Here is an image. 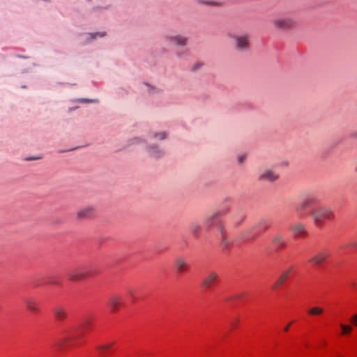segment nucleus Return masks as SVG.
Instances as JSON below:
<instances>
[{
	"instance_id": "f257e3e1",
	"label": "nucleus",
	"mask_w": 357,
	"mask_h": 357,
	"mask_svg": "<svg viewBox=\"0 0 357 357\" xmlns=\"http://www.w3.org/2000/svg\"><path fill=\"white\" fill-rule=\"evenodd\" d=\"M314 224L317 227L324 225L326 220H331L334 217L331 208L328 206H319L310 211Z\"/></svg>"
},
{
	"instance_id": "f03ea898",
	"label": "nucleus",
	"mask_w": 357,
	"mask_h": 357,
	"mask_svg": "<svg viewBox=\"0 0 357 357\" xmlns=\"http://www.w3.org/2000/svg\"><path fill=\"white\" fill-rule=\"evenodd\" d=\"M234 50L239 53L247 52L250 50V36L249 33H244L231 36Z\"/></svg>"
},
{
	"instance_id": "7ed1b4c3",
	"label": "nucleus",
	"mask_w": 357,
	"mask_h": 357,
	"mask_svg": "<svg viewBox=\"0 0 357 357\" xmlns=\"http://www.w3.org/2000/svg\"><path fill=\"white\" fill-rule=\"evenodd\" d=\"M298 21L294 16H278L273 19L272 24L275 29L279 31H286L291 29L296 25Z\"/></svg>"
},
{
	"instance_id": "20e7f679",
	"label": "nucleus",
	"mask_w": 357,
	"mask_h": 357,
	"mask_svg": "<svg viewBox=\"0 0 357 357\" xmlns=\"http://www.w3.org/2000/svg\"><path fill=\"white\" fill-rule=\"evenodd\" d=\"M219 278L218 273L215 271H208L203 278L200 287L204 289H211Z\"/></svg>"
},
{
	"instance_id": "39448f33",
	"label": "nucleus",
	"mask_w": 357,
	"mask_h": 357,
	"mask_svg": "<svg viewBox=\"0 0 357 357\" xmlns=\"http://www.w3.org/2000/svg\"><path fill=\"white\" fill-rule=\"evenodd\" d=\"M68 276L70 280L79 281L89 276V273L84 267H77L70 269Z\"/></svg>"
},
{
	"instance_id": "423d86ee",
	"label": "nucleus",
	"mask_w": 357,
	"mask_h": 357,
	"mask_svg": "<svg viewBox=\"0 0 357 357\" xmlns=\"http://www.w3.org/2000/svg\"><path fill=\"white\" fill-rule=\"evenodd\" d=\"M165 40L170 45L174 44L178 47H183L187 45L188 38L187 36L181 34H176L166 36Z\"/></svg>"
},
{
	"instance_id": "0eeeda50",
	"label": "nucleus",
	"mask_w": 357,
	"mask_h": 357,
	"mask_svg": "<svg viewBox=\"0 0 357 357\" xmlns=\"http://www.w3.org/2000/svg\"><path fill=\"white\" fill-rule=\"evenodd\" d=\"M95 213V207L92 205H89L78 210L76 217L79 220L90 219L94 217Z\"/></svg>"
},
{
	"instance_id": "6e6552de",
	"label": "nucleus",
	"mask_w": 357,
	"mask_h": 357,
	"mask_svg": "<svg viewBox=\"0 0 357 357\" xmlns=\"http://www.w3.org/2000/svg\"><path fill=\"white\" fill-rule=\"evenodd\" d=\"M330 256V251L328 249H324L318 252L313 256L309 262L314 265H319L324 263Z\"/></svg>"
},
{
	"instance_id": "1a4fd4ad",
	"label": "nucleus",
	"mask_w": 357,
	"mask_h": 357,
	"mask_svg": "<svg viewBox=\"0 0 357 357\" xmlns=\"http://www.w3.org/2000/svg\"><path fill=\"white\" fill-rule=\"evenodd\" d=\"M279 178V175L277 172L272 169H265L259 176V180L260 181L266 182H274Z\"/></svg>"
},
{
	"instance_id": "9d476101",
	"label": "nucleus",
	"mask_w": 357,
	"mask_h": 357,
	"mask_svg": "<svg viewBox=\"0 0 357 357\" xmlns=\"http://www.w3.org/2000/svg\"><path fill=\"white\" fill-rule=\"evenodd\" d=\"M318 199L314 196H309L305 198L296 207L297 211H304L306 208L316 205Z\"/></svg>"
},
{
	"instance_id": "9b49d317",
	"label": "nucleus",
	"mask_w": 357,
	"mask_h": 357,
	"mask_svg": "<svg viewBox=\"0 0 357 357\" xmlns=\"http://www.w3.org/2000/svg\"><path fill=\"white\" fill-rule=\"evenodd\" d=\"M174 267L178 273H182L188 270L189 264L186 259L178 257L174 260Z\"/></svg>"
},
{
	"instance_id": "f8f14e48",
	"label": "nucleus",
	"mask_w": 357,
	"mask_h": 357,
	"mask_svg": "<svg viewBox=\"0 0 357 357\" xmlns=\"http://www.w3.org/2000/svg\"><path fill=\"white\" fill-rule=\"evenodd\" d=\"M271 243L277 249H283L287 245L284 235L280 233H277L273 235Z\"/></svg>"
},
{
	"instance_id": "ddd939ff",
	"label": "nucleus",
	"mask_w": 357,
	"mask_h": 357,
	"mask_svg": "<svg viewBox=\"0 0 357 357\" xmlns=\"http://www.w3.org/2000/svg\"><path fill=\"white\" fill-rule=\"evenodd\" d=\"M55 319L59 321H63L67 317V312L64 307L58 305L52 309Z\"/></svg>"
},
{
	"instance_id": "4468645a",
	"label": "nucleus",
	"mask_w": 357,
	"mask_h": 357,
	"mask_svg": "<svg viewBox=\"0 0 357 357\" xmlns=\"http://www.w3.org/2000/svg\"><path fill=\"white\" fill-rule=\"evenodd\" d=\"M147 151L151 156L158 158L162 156L165 151L159 147L158 145H151L147 147Z\"/></svg>"
},
{
	"instance_id": "2eb2a0df",
	"label": "nucleus",
	"mask_w": 357,
	"mask_h": 357,
	"mask_svg": "<svg viewBox=\"0 0 357 357\" xmlns=\"http://www.w3.org/2000/svg\"><path fill=\"white\" fill-rule=\"evenodd\" d=\"M270 227L269 222L266 219H261L256 222L250 229V232L253 230H258L259 231H265Z\"/></svg>"
},
{
	"instance_id": "dca6fc26",
	"label": "nucleus",
	"mask_w": 357,
	"mask_h": 357,
	"mask_svg": "<svg viewBox=\"0 0 357 357\" xmlns=\"http://www.w3.org/2000/svg\"><path fill=\"white\" fill-rule=\"evenodd\" d=\"M26 307L30 311L33 312H38L40 310L39 305L38 301L33 298H26L24 300Z\"/></svg>"
},
{
	"instance_id": "f3484780",
	"label": "nucleus",
	"mask_w": 357,
	"mask_h": 357,
	"mask_svg": "<svg viewBox=\"0 0 357 357\" xmlns=\"http://www.w3.org/2000/svg\"><path fill=\"white\" fill-rule=\"evenodd\" d=\"M295 236L303 234L305 231V225L302 222H296L289 227Z\"/></svg>"
},
{
	"instance_id": "a211bd4d",
	"label": "nucleus",
	"mask_w": 357,
	"mask_h": 357,
	"mask_svg": "<svg viewBox=\"0 0 357 357\" xmlns=\"http://www.w3.org/2000/svg\"><path fill=\"white\" fill-rule=\"evenodd\" d=\"M121 296L119 295H113L109 299V305L113 311L118 310L119 306L121 305Z\"/></svg>"
},
{
	"instance_id": "6ab92c4d",
	"label": "nucleus",
	"mask_w": 357,
	"mask_h": 357,
	"mask_svg": "<svg viewBox=\"0 0 357 357\" xmlns=\"http://www.w3.org/2000/svg\"><path fill=\"white\" fill-rule=\"evenodd\" d=\"M245 216H246V215H245V212H243V211L239 210V211H236L232 215L234 224L236 226H239L245 220Z\"/></svg>"
},
{
	"instance_id": "aec40b11",
	"label": "nucleus",
	"mask_w": 357,
	"mask_h": 357,
	"mask_svg": "<svg viewBox=\"0 0 357 357\" xmlns=\"http://www.w3.org/2000/svg\"><path fill=\"white\" fill-rule=\"evenodd\" d=\"M71 340H72L71 337H64L59 340L55 343L54 346L59 350H61L63 348L69 347L68 342H70Z\"/></svg>"
},
{
	"instance_id": "412c9836",
	"label": "nucleus",
	"mask_w": 357,
	"mask_h": 357,
	"mask_svg": "<svg viewBox=\"0 0 357 357\" xmlns=\"http://www.w3.org/2000/svg\"><path fill=\"white\" fill-rule=\"evenodd\" d=\"M288 271H283L279 276L278 280L275 282L273 288L276 289L280 287L283 283H284L288 278Z\"/></svg>"
},
{
	"instance_id": "4be33fe9",
	"label": "nucleus",
	"mask_w": 357,
	"mask_h": 357,
	"mask_svg": "<svg viewBox=\"0 0 357 357\" xmlns=\"http://www.w3.org/2000/svg\"><path fill=\"white\" fill-rule=\"evenodd\" d=\"M221 215V213L220 211H217L213 214H211V215L208 216L205 220V225L207 227H211L215 221L218 219V218L219 216Z\"/></svg>"
},
{
	"instance_id": "5701e85b",
	"label": "nucleus",
	"mask_w": 357,
	"mask_h": 357,
	"mask_svg": "<svg viewBox=\"0 0 357 357\" xmlns=\"http://www.w3.org/2000/svg\"><path fill=\"white\" fill-rule=\"evenodd\" d=\"M152 139L155 140H163L167 138V133L166 132H153L150 135Z\"/></svg>"
},
{
	"instance_id": "b1692460",
	"label": "nucleus",
	"mask_w": 357,
	"mask_h": 357,
	"mask_svg": "<svg viewBox=\"0 0 357 357\" xmlns=\"http://www.w3.org/2000/svg\"><path fill=\"white\" fill-rule=\"evenodd\" d=\"M324 309L319 307H313L308 310V314L310 315H319L322 314Z\"/></svg>"
},
{
	"instance_id": "393cba45",
	"label": "nucleus",
	"mask_w": 357,
	"mask_h": 357,
	"mask_svg": "<svg viewBox=\"0 0 357 357\" xmlns=\"http://www.w3.org/2000/svg\"><path fill=\"white\" fill-rule=\"evenodd\" d=\"M199 229L200 225L199 223L196 222H193L191 223L190 226V231H191L192 234L196 235L199 232Z\"/></svg>"
},
{
	"instance_id": "a878e982",
	"label": "nucleus",
	"mask_w": 357,
	"mask_h": 357,
	"mask_svg": "<svg viewBox=\"0 0 357 357\" xmlns=\"http://www.w3.org/2000/svg\"><path fill=\"white\" fill-rule=\"evenodd\" d=\"M340 328H341V329L342 331V335L349 334L352 331V327L351 326L343 324H340Z\"/></svg>"
},
{
	"instance_id": "bb28decb",
	"label": "nucleus",
	"mask_w": 357,
	"mask_h": 357,
	"mask_svg": "<svg viewBox=\"0 0 357 357\" xmlns=\"http://www.w3.org/2000/svg\"><path fill=\"white\" fill-rule=\"evenodd\" d=\"M96 349L100 351L101 355H105L106 352L109 349V345L100 344L97 346Z\"/></svg>"
},
{
	"instance_id": "cd10ccee",
	"label": "nucleus",
	"mask_w": 357,
	"mask_h": 357,
	"mask_svg": "<svg viewBox=\"0 0 357 357\" xmlns=\"http://www.w3.org/2000/svg\"><path fill=\"white\" fill-rule=\"evenodd\" d=\"M105 35V32H102V33H98H98H91L90 34V39L91 40L95 39L96 38V36L103 37Z\"/></svg>"
},
{
	"instance_id": "c85d7f7f",
	"label": "nucleus",
	"mask_w": 357,
	"mask_h": 357,
	"mask_svg": "<svg viewBox=\"0 0 357 357\" xmlns=\"http://www.w3.org/2000/svg\"><path fill=\"white\" fill-rule=\"evenodd\" d=\"M91 324V321L88 319H85L81 324V327L83 328H87Z\"/></svg>"
},
{
	"instance_id": "c756f323",
	"label": "nucleus",
	"mask_w": 357,
	"mask_h": 357,
	"mask_svg": "<svg viewBox=\"0 0 357 357\" xmlns=\"http://www.w3.org/2000/svg\"><path fill=\"white\" fill-rule=\"evenodd\" d=\"M350 321L355 326H357V314L353 315L350 319Z\"/></svg>"
},
{
	"instance_id": "7c9ffc66",
	"label": "nucleus",
	"mask_w": 357,
	"mask_h": 357,
	"mask_svg": "<svg viewBox=\"0 0 357 357\" xmlns=\"http://www.w3.org/2000/svg\"><path fill=\"white\" fill-rule=\"evenodd\" d=\"M246 158V155H241L240 156L238 157V162L239 164H242L245 160Z\"/></svg>"
},
{
	"instance_id": "2f4dec72",
	"label": "nucleus",
	"mask_w": 357,
	"mask_h": 357,
	"mask_svg": "<svg viewBox=\"0 0 357 357\" xmlns=\"http://www.w3.org/2000/svg\"><path fill=\"white\" fill-rule=\"evenodd\" d=\"M128 294L131 297L134 296V291L131 289H128Z\"/></svg>"
},
{
	"instance_id": "473e14b6",
	"label": "nucleus",
	"mask_w": 357,
	"mask_h": 357,
	"mask_svg": "<svg viewBox=\"0 0 357 357\" xmlns=\"http://www.w3.org/2000/svg\"><path fill=\"white\" fill-rule=\"evenodd\" d=\"M202 66V63H197L194 67H193V70H196L197 68H199V67H201Z\"/></svg>"
},
{
	"instance_id": "72a5a7b5",
	"label": "nucleus",
	"mask_w": 357,
	"mask_h": 357,
	"mask_svg": "<svg viewBox=\"0 0 357 357\" xmlns=\"http://www.w3.org/2000/svg\"><path fill=\"white\" fill-rule=\"evenodd\" d=\"M222 245H223L224 248H227L228 246L229 242L227 241V239L223 240Z\"/></svg>"
},
{
	"instance_id": "f704fd0d",
	"label": "nucleus",
	"mask_w": 357,
	"mask_h": 357,
	"mask_svg": "<svg viewBox=\"0 0 357 357\" xmlns=\"http://www.w3.org/2000/svg\"><path fill=\"white\" fill-rule=\"evenodd\" d=\"M291 322H290L287 326H286L284 328V331L285 332H287L289 331V326H291Z\"/></svg>"
},
{
	"instance_id": "c9c22d12",
	"label": "nucleus",
	"mask_w": 357,
	"mask_h": 357,
	"mask_svg": "<svg viewBox=\"0 0 357 357\" xmlns=\"http://www.w3.org/2000/svg\"><path fill=\"white\" fill-rule=\"evenodd\" d=\"M81 102H92V100H88V99H82Z\"/></svg>"
},
{
	"instance_id": "e433bc0d",
	"label": "nucleus",
	"mask_w": 357,
	"mask_h": 357,
	"mask_svg": "<svg viewBox=\"0 0 357 357\" xmlns=\"http://www.w3.org/2000/svg\"><path fill=\"white\" fill-rule=\"evenodd\" d=\"M293 269V267H289L287 270H286L285 271H288V275L290 274L291 271H292Z\"/></svg>"
},
{
	"instance_id": "4c0bfd02",
	"label": "nucleus",
	"mask_w": 357,
	"mask_h": 357,
	"mask_svg": "<svg viewBox=\"0 0 357 357\" xmlns=\"http://www.w3.org/2000/svg\"><path fill=\"white\" fill-rule=\"evenodd\" d=\"M107 345H109V349L114 344V342H109L106 344Z\"/></svg>"
},
{
	"instance_id": "58836bf2",
	"label": "nucleus",
	"mask_w": 357,
	"mask_h": 357,
	"mask_svg": "<svg viewBox=\"0 0 357 357\" xmlns=\"http://www.w3.org/2000/svg\"><path fill=\"white\" fill-rule=\"evenodd\" d=\"M353 137L357 139V131L353 134Z\"/></svg>"
}]
</instances>
